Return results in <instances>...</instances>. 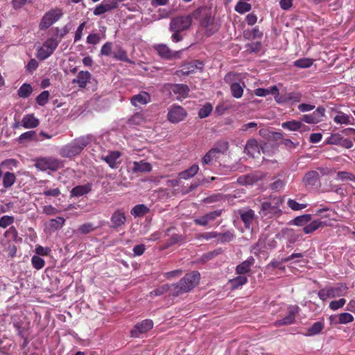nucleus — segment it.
Instances as JSON below:
<instances>
[{"mask_svg": "<svg viewBox=\"0 0 355 355\" xmlns=\"http://www.w3.org/2000/svg\"><path fill=\"white\" fill-rule=\"evenodd\" d=\"M302 94L300 92H292L287 93V98L288 102L291 103H299L301 101Z\"/></svg>", "mask_w": 355, "mask_h": 355, "instance_id": "5fc2aeb1", "label": "nucleus"}, {"mask_svg": "<svg viewBox=\"0 0 355 355\" xmlns=\"http://www.w3.org/2000/svg\"><path fill=\"white\" fill-rule=\"evenodd\" d=\"M318 182L319 173L315 171H308L303 178V182L306 186H315Z\"/></svg>", "mask_w": 355, "mask_h": 355, "instance_id": "b1692460", "label": "nucleus"}, {"mask_svg": "<svg viewBox=\"0 0 355 355\" xmlns=\"http://www.w3.org/2000/svg\"><path fill=\"white\" fill-rule=\"evenodd\" d=\"M348 288L345 284H338L336 286H327L318 291V296L324 302L328 298L341 297L345 295Z\"/></svg>", "mask_w": 355, "mask_h": 355, "instance_id": "39448f33", "label": "nucleus"}, {"mask_svg": "<svg viewBox=\"0 0 355 355\" xmlns=\"http://www.w3.org/2000/svg\"><path fill=\"white\" fill-rule=\"evenodd\" d=\"M132 170L133 173H148L151 171L152 166L150 163L143 160L139 162H134Z\"/></svg>", "mask_w": 355, "mask_h": 355, "instance_id": "393cba45", "label": "nucleus"}, {"mask_svg": "<svg viewBox=\"0 0 355 355\" xmlns=\"http://www.w3.org/2000/svg\"><path fill=\"white\" fill-rule=\"evenodd\" d=\"M239 214L241 216V220L243 222L246 228H250L255 219V213L252 209H239Z\"/></svg>", "mask_w": 355, "mask_h": 355, "instance_id": "a211bd4d", "label": "nucleus"}, {"mask_svg": "<svg viewBox=\"0 0 355 355\" xmlns=\"http://www.w3.org/2000/svg\"><path fill=\"white\" fill-rule=\"evenodd\" d=\"M284 202V199L280 196H270L267 201L262 202L259 214L263 216H280L282 210L281 205Z\"/></svg>", "mask_w": 355, "mask_h": 355, "instance_id": "20e7f679", "label": "nucleus"}, {"mask_svg": "<svg viewBox=\"0 0 355 355\" xmlns=\"http://www.w3.org/2000/svg\"><path fill=\"white\" fill-rule=\"evenodd\" d=\"M49 92L48 91H43L36 98V102L40 105H44L49 100Z\"/></svg>", "mask_w": 355, "mask_h": 355, "instance_id": "6e6d98bb", "label": "nucleus"}, {"mask_svg": "<svg viewBox=\"0 0 355 355\" xmlns=\"http://www.w3.org/2000/svg\"><path fill=\"white\" fill-rule=\"evenodd\" d=\"M187 116V111L181 106L173 105L168 112V119L173 123L183 121Z\"/></svg>", "mask_w": 355, "mask_h": 355, "instance_id": "9d476101", "label": "nucleus"}, {"mask_svg": "<svg viewBox=\"0 0 355 355\" xmlns=\"http://www.w3.org/2000/svg\"><path fill=\"white\" fill-rule=\"evenodd\" d=\"M218 240L221 243H228L232 241L234 238V234L232 231H227L223 233H218Z\"/></svg>", "mask_w": 355, "mask_h": 355, "instance_id": "37998d69", "label": "nucleus"}, {"mask_svg": "<svg viewBox=\"0 0 355 355\" xmlns=\"http://www.w3.org/2000/svg\"><path fill=\"white\" fill-rule=\"evenodd\" d=\"M192 23V17L189 15L174 17L170 23L171 31H183L189 28Z\"/></svg>", "mask_w": 355, "mask_h": 355, "instance_id": "1a4fd4ad", "label": "nucleus"}, {"mask_svg": "<svg viewBox=\"0 0 355 355\" xmlns=\"http://www.w3.org/2000/svg\"><path fill=\"white\" fill-rule=\"evenodd\" d=\"M195 18L201 17L200 25L205 30L206 36L209 37L218 31L219 26L215 22L214 18L211 15L210 9L206 7L197 8L193 12Z\"/></svg>", "mask_w": 355, "mask_h": 355, "instance_id": "7ed1b4c3", "label": "nucleus"}, {"mask_svg": "<svg viewBox=\"0 0 355 355\" xmlns=\"http://www.w3.org/2000/svg\"><path fill=\"white\" fill-rule=\"evenodd\" d=\"M96 229V227H94L93 223H87L81 225L79 228L78 231L83 234H87L90 233L91 232L94 231Z\"/></svg>", "mask_w": 355, "mask_h": 355, "instance_id": "052dcab7", "label": "nucleus"}, {"mask_svg": "<svg viewBox=\"0 0 355 355\" xmlns=\"http://www.w3.org/2000/svg\"><path fill=\"white\" fill-rule=\"evenodd\" d=\"M324 327V324L322 322H315L307 330L306 336H313L319 334Z\"/></svg>", "mask_w": 355, "mask_h": 355, "instance_id": "72a5a7b5", "label": "nucleus"}, {"mask_svg": "<svg viewBox=\"0 0 355 355\" xmlns=\"http://www.w3.org/2000/svg\"><path fill=\"white\" fill-rule=\"evenodd\" d=\"M155 49L159 56L167 60L174 58L176 54L165 44H157L155 46Z\"/></svg>", "mask_w": 355, "mask_h": 355, "instance_id": "5701e85b", "label": "nucleus"}, {"mask_svg": "<svg viewBox=\"0 0 355 355\" xmlns=\"http://www.w3.org/2000/svg\"><path fill=\"white\" fill-rule=\"evenodd\" d=\"M325 109L322 106L318 107L311 114H304L301 117V121L309 124L318 123L323 121L324 117Z\"/></svg>", "mask_w": 355, "mask_h": 355, "instance_id": "f8f14e48", "label": "nucleus"}, {"mask_svg": "<svg viewBox=\"0 0 355 355\" xmlns=\"http://www.w3.org/2000/svg\"><path fill=\"white\" fill-rule=\"evenodd\" d=\"M213 107L211 103H205L198 111V116L200 119L207 117L212 112Z\"/></svg>", "mask_w": 355, "mask_h": 355, "instance_id": "c03bdc74", "label": "nucleus"}, {"mask_svg": "<svg viewBox=\"0 0 355 355\" xmlns=\"http://www.w3.org/2000/svg\"><path fill=\"white\" fill-rule=\"evenodd\" d=\"M299 307L297 306H292L289 308L287 315L281 320H278L275 322L276 326H282L292 324L295 322L296 315L298 313Z\"/></svg>", "mask_w": 355, "mask_h": 355, "instance_id": "4468645a", "label": "nucleus"}, {"mask_svg": "<svg viewBox=\"0 0 355 355\" xmlns=\"http://www.w3.org/2000/svg\"><path fill=\"white\" fill-rule=\"evenodd\" d=\"M63 15L62 10L60 8H53L47 11L42 17L39 24L40 30H46L54 23L58 21Z\"/></svg>", "mask_w": 355, "mask_h": 355, "instance_id": "423d86ee", "label": "nucleus"}, {"mask_svg": "<svg viewBox=\"0 0 355 355\" xmlns=\"http://www.w3.org/2000/svg\"><path fill=\"white\" fill-rule=\"evenodd\" d=\"M171 91L178 95L177 98H184L189 94V88L184 84H174L171 85Z\"/></svg>", "mask_w": 355, "mask_h": 355, "instance_id": "4be33fe9", "label": "nucleus"}, {"mask_svg": "<svg viewBox=\"0 0 355 355\" xmlns=\"http://www.w3.org/2000/svg\"><path fill=\"white\" fill-rule=\"evenodd\" d=\"M91 73L87 71H80L76 77L72 80V83L78 84L80 88L84 89L91 79Z\"/></svg>", "mask_w": 355, "mask_h": 355, "instance_id": "6ab92c4d", "label": "nucleus"}, {"mask_svg": "<svg viewBox=\"0 0 355 355\" xmlns=\"http://www.w3.org/2000/svg\"><path fill=\"white\" fill-rule=\"evenodd\" d=\"M286 261H283V258L280 260L272 259L266 266L267 270H274L275 268H281L284 269V266H282L283 263H286Z\"/></svg>", "mask_w": 355, "mask_h": 355, "instance_id": "e2e57ef3", "label": "nucleus"}, {"mask_svg": "<svg viewBox=\"0 0 355 355\" xmlns=\"http://www.w3.org/2000/svg\"><path fill=\"white\" fill-rule=\"evenodd\" d=\"M92 136L90 135L76 138L60 148V155L65 158H71L78 155L92 142Z\"/></svg>", "mask_w": 355, "mask_h": 355, "instance_id": "f257e3e1", "label": "nucleus"}, {"mask_svg": "<svg viewBox=\"0 0 355 355\" xmlns=\"http://www.w3.org/2000/svg\"><path fill=\"white\" fill-rule=\"evenodd\" d=\"M311 220V214H304L295 218L292 223L297 226H304Z\"/></svg>", "mask_w": 355, "mask_h": 355, "instance_id": "ea45409f", "label": "nucleus"}, {"mask_svg": "<svg viewBox=\"0 0 355 355\" xmlns=\"http://www.w3.org/2000/svg\"><path fill=\"white\" fill-rule=\"evenodd\" d=\"M113 57L117 60L132 63V61L128 58L125 51H124L123 49L120 48L116 52L114 53Z\"/></svg>", "mask_w": 355, "mask_h": 355, "instance_id": "8fccbe9b", "label": "nucleus"}, {"mask_svg": "<svg viewBox=\"0 0 355 355\" xmlns=\"http://www.w3.org/2000/svg\"><path fill=\"white\" fill-rule=\"evenodd\" d=\"M31 263L34 268L36 270H40L44 266L45 261L40 257L34 255L31 258Z\"/></svg>", "mask_w": 355, "mask_h": 355, "instance_id": "603ef678", "label": "nucleus"}, {"mask_svg": "<svg viewBox=\"0 0 355 355\" xmlns=\"http://www.w3.org/2000/svg\"><path fill=\"white\" fill-rule=\"evenodd\" d=\"M65 221L66 220L63 217H57L56 218L50 220L49 226L51 229L56 230L62 227Z\"/></svg>", "mask_w": 355, "mask_h": 355, "instance_id": "49530a36", "label": "nucleus"}, {"mask_svg": "<svg viewBox=\"0 0 355 355\" xmlns=\"http://www.w3.org/2000/svg\"><path fill=\"white\" fill-rule=\"evenodd\" d=\"M282 127L284 129L289 130L291 131H297L300 130V128H306V126L304 125L301 121H298L296 120H292L284 122L282 124ZM305 130V128H304Z\"/></svg>", "mask_w": 355, "mask_h": 355, "instance_id": "a878e982", "label": "nucleus"}, {"mask_svg": "<svg viewBox=\"0 0 355 355\" xmlns=\"http://www.w3.org/2000/svg\"><path fill=\"white\" fill-rule=\"evenodd\" d=\"M92 189V184L90 182L84 185L74 187L70 193L71 197H80L89 193Z\"/></svg>", "mask_w": 355, "mask_h": 355, "instance_id": "412c9836", "label": "nucleus"}, {"mask_svg": "<svg viewBox=\"0 0 355 355\" xmlns=\"http://www.w3.org/2000/svg\"><path fill=\"white\" fill-rule=\"evenodd\" d=\"M220 155H225L229 149V143L225 140L218 141L212 148Z\"/></svg>", "mask_w": 355, "mask_h": 355, "instance_id": "c9c22d12", "label": "nucleus"}, {"mask_svg": "<svg viewBox=\"0 0 355 355\" xmlns=\"http://www.w3.org/2000/svg\"><path fill=\"white\" fill-rule=\"evenodd\" d=\"M40 125V120L36 118L34 114H25L21 120V125L26 129H31Z\"/></svg>", "mask_w": 355, "mask_h": 355, "instance_id": "aec40b11", "label": "nucleus"}, {"mask_svg": "<svg viewBox=\"0 0 355 355\" xmlns=\"http://www.w3.org/2000/svg\"><path fill=\"white\" fill-rule=\"evenodd\" d=\"M130 101L132 105L135 107L139 105H146L151 101V96L146 92H141L139 94L132 96Z\"/></svg>", "mask_w": 355, "mask_h": 355, "instance_id": "dca6fc26", "label": "nucleus"}, {"mask_svg": "<svg viewBox=\"0 0 355 355\" xmlns=\"http://www.w3.org/2000/svg\"><path fill=\"white\" fill-rule=\"evenodd\" d=\"M258 180V178L252 174L243 175L238 178L237 182L241 185H252Z\"/></svg>", "mask_w": 355, "mask_h": 355, "instance_id": "2f4dec72", "label": "nucleus"}, {"mask_svg": "<svg viewBox=\"0 0 355 355\" xmlns=\"http://www.w3.org/2000/svg\"><path fill=\"white\" fill-rule=\"evenodd\" d=\"M33 92V88L30 84L24 83L17 90V94L20 98H28Z\"/></svg>", "mask_w": 355, "mask_h": 355, "instance_id": "4c0bfd02", "label": "nucleus"}, {"mask_svg": "<svg viewBox=\"0 0 355 355\" xmlns=\"http://www.w3.org/2000/svg\"><path fill=\"white\" fill-rule=\"evenodd\" d=\"M261 49V43L260 42H253L246 45V51L250 53H257Z\"/></svg>", "mask_w": 355, "mask_h": 355, "instance_id": "4d7b16f0", "label": "nucleus"}, {"mask_svg": "<svg viewBox=\"0 0 355 355\" xmlns=\"http://www.w3.org/2000/svg\"><path fill=\"white\" fill-rule=\"evenodd\" d=\"M313 64V60L310 58H301L294 62V65L299 68H308Z\"/></svg>", "mask_w": 355, "mask_h": 355, "instance_id": "3c124183", "label": "nucleus"}, {"mask_svg": "<svg viewBox=\"0 0 355 355\" xmlns=\"http://www.w3.org/2000/svg\"><path fill=\"white\" fill-rule=\"evenodd\" d=\"M60 40L57 38L50 37L47 39L40 47L37 53V57L40 60H44L48 58L53 54L54 51L57 49Z\"/></svg>", "mask_w": 355, "mask_h": 355, "instance_id": "6e6552de", "label": "nucleus"}, {"mask_svg": "<svg viewBox=\"0 0 355 355\" xmlns=\"http://www.w3.org/2000/svg\"><path fill=\"white\" fill-rule=\"evenodd\" d=\"M288 206L294 211H299L304 209L306 207L305 204H300L295 200L288 199L287 202Z\"/></svg>", "mask_w": 355, "mask_h": 355, "instance_id": "680f3d73", "label": "nucleus"}, {"mask_svg": "<svg viewBox=\"0 0 355 355\" xmlns=\"http://www.w3.org/2000/svg\"><path fill=\"white\" fill-rule=\"evenodd\" d=\"M232 95L236 98H240L243 94V89L238 83H234L230 85Z\"/></svg>", "mask_w": 355, "mask_h": 355, "instance_id": "a19ab883", "label": "nucleus"}, {"mask_svg": "<svg viewBox=\"0 0 355 355\" xmlns=\"http://www.w3.org/2000/svg\"><path fill=\"white\" fill-rule=\"evenodd\" d=\"M222 252V250L220 248H218V249H216V250H214L211 252H209L206 254H205L202 257V260L203 261H209L211 259H213L214 257L218 256V254H220V253Z\"/></svg>", "mask_w": 355, "mask_h": 355, "instance_id": "0e129e2a", "label": "nucleus"}, {"mask_svg": "<svg viewBox=\"0 0 355 355\" xmlns=\"http://www.w3.org/2000/svg\"><path fill=\"white\" fill-rule=\"evenodd\" d=\"M169 292V295H171V285L164 284L156 289L152 291L150 293L151 297L159 296L167 292Z\"/></svg>", "mask_w": 355, "mask_h": 355, "instance_id": "e433bc0d", "label": "nucleus"}, {"mask_svg": "<svg viewBox=\"0 0 355 355\" xmlns=\"http://www.w3.org/2000/svg\"><path fill=\"white\" fill-rule=\"evenodd\" d=\"M35 166L42 171H55L62 167V162L52 157H38L35 159Z\"/></svg>", "mask_w": 355, "mask_h": 355, "instance_id": "0eeeda50", "label": "nucleus"}, {"mask_svg": "<svg viewBox=\"0 0 355 355\" xmlns=\"http://www.w3.org/2000/svg\"><path fill=\"white\" fill-rule=\"evenodd\" d=\"M39 139L36 132L30 130L22 133L18 138V142L23 144L25 141H38Z\"/></svg>", "mask_w": 355, "mask_h": 355, "instance_id": "473e14b6", "label": "nucleus"}, {"mask_svg": "<svg viewBox=\"0 0 355 355\" xmlns=\"http://www.w3.org/2000/svg\"><path fill=\"white\" fill-rule=\"evenodd\" d=\"M112 49V43L110 42H105L101 49V55L109 56L111 55Z\"/></svg>", "mask_w": 355, "mask_h": 355, "instance_id": "774afa93", "label": "nucleus"}, {"mask_svg": "<svg viewBox=\"0 0 355 355\" xmlns=\"http://www.w3.org/2000/svg\"><path fill=\"white\" fill-rule=\"evenodd\" d=\"M149 211V208L143 204L135 205L130 211L134 217H142Z\"/></svg>", "mask_w": 355, "mask_h": 355, "instance_id": "c756f323", "label": "nucleus"}, {"mask_svg": "<svg viewBox=\"0 0 355 355\" xmlns=\"http://www.w3.org/2000/svg\"><path fill=\"white\" fill-rule=\"evenodd\" d=\"M200 279V274L198 271L186 274L177 284H171V296L177 297L190 291L198 284Z\"/></svg>", "mask_w": 355, "mask_h": 355, "instance_id": "f03ea898", "label": "nucleus"}, {"mask_svg": "<svg viewBox=\"0 0 355 355\" xmlns=\"http://www.w3.org/2000/svg\"><path fill=\"white\" fill-rule=\"evenodd\" d=\"M244 151L248 155L254 157L255 153H259V146L257 140H248L246 143Z\"/></svg>", "mask_w": 355, "mask_h": 355, "instance_id": "cd10ccee", "label": "nucleus"}, {"mask_svg": "<svg viewBox=\"0 0 355 355\" xmlns=\"http://www.w3.org/2000/svg\"><path fill=\"white\" fill-rule=\"evenodd\" d=\"M255 259L253 257H249L246 260L239 264L236 267V273L237 275H245L251 270V267L254 265Z\"/></svg>", "mask_w": 355, "mask_h": 355, "instance_id": "f3484780", "label": "nucleus"}, {"mask_svg": "<svg viewBox=\"0 0 355 355\" xmlns=\"http://www.w3.org/2000/svg\"><path fill=\"white\" fill-rule=\"evenodd\" d=\"M334 121L336 123L340 124H351L350 116L343 112H339L335 116Z\"/></svg>", "mask_w": 355, "mask_h": 355, "instance_id": "de8ad7c7", "label": "nucleus"}, {"mask_svg": "<svg viewBox=\"0 0 355 355\" xmlns=\"http://www.w3.org/2000/svg\"><path fill=\"white\" fill-rule=\"evenodd\" d=\"M16 182V176L15 173L11 172H6L3 176V186L5 189L11 187Z\"/></svg>", "mask_w": 355, "mask_h": 355, "instance_id": "f704fd0d", "label": "nucleus"}, {"mask_svg": "<svg viewBox=\"0 0 355 355\" xmlns=\"http://www.w3.org/2000/svg\"><path fill=\"white\" fill-rule=\"evenodd\" d=\"M199 167L198 164H193L191 167L187 170L182 171L179 173V176L181 179L188 180L193 178L198 171Z\"/></svg>", "mask_w": 355, "mask_h": 355, "instance_id": "c85d7f7f", "label": "nucleus"}, {"mask_svg": "<svg viewBox=\"0 0 355 355\" xmlns=\"http://www.w3.org/2000/svg\"><path fill=\"white\" fill-rule=\"evenodd\" d=\"M17 164L18 162L15 159H6L0 163V168H6L8 170H12V167H17Z\"/></svg>", "mask_w": 355, "mask_h": 355, "instance_id": "09e8293b", "label": "nucleus"}, {"mask_svg": "<svg viewBox=\"0 0 355 355\" xmlns=\"http://www.w3.org/2000/svg\"><path fill=\"white\" fill-rule=\"evenodd\" d=\"M220 156L213 148H211L202 158V163L204 165L209 164L213 161H217Z\"/></svg>", "mask_w": 355, "mask_h": 355, "instance_id": "bb28decb", "label": "nucleus"}, {"mask_svg": "<svg viewBox=\"0 0 355 355\" xmlns=\"http://www.w3.org/2000/svg\"><path fill=\"white\" fill-rule=\"evenodd\" d=\"M121 157V153L119 151L114 150L110 151L107 155H102L101 159L105 161L110 168H116L121 164L119 160Z\"/></svg>", "mask_w": 355, "mask_h": 355, "instance_id": "ddd939ff", "label": "nucleus"}, {"mask_svg": "<svg viewBox=\"0 0 355 355\" xmlns=\"http://www.w3.org/2000/svg\"><path fill=\"white\" fill-rule=\"evenodd\" d=\"M15 218L11 216H3L0 218V227L2 228H6L14 223Z\"/></svg>", "mask_w": 355, "mask_h": 355, "instance_id": "bf43d9fd", "label": "nucleus"}, {"mask_svg": "<svg viewBox=\"0 0 355 355\" xmlns=\"http://www.w3.org/2000/svg\"><path fill=\"white\" fill-rule=\"evenodd\" d=\"M5 236L9 239L16 241L18 236V232L16 228L14 226H12L8 230L6 231Z\"/></svg>", "mask_w": 355, "mask_h": 355, "instance_id": "338daca9", "label": "nucleus"}, {"mask_svg": "<svg viewBox=\"0 0 355 355\" xmlns=\"http://www.w3.org/2000/svg\"><path fill=\"white\" fill-rule=\"evenodd\" d=\"M110 221L112 223L110 225L111 228L117 229L125 225L126 221L125 213L121 209L115 211L110 218Z\"/></svg>", "mask_w": 355, "mask_h": 355, "instance_id": "2eb2a0df", "label": "nucleus"}, {"mask_svg": "<svg viewBox=\"0 0 355 355\" xmlns=\"http://www.w3.org/2000/svg\"><path fill=\"white\" fill-rule=\"evenodd\" d=\"M336 179L342 182H355V174L347 171H339L337 173Z\"/></svg>", "mask_w": 355, "mask_h": 355, "instance_id": "58836bf2", "label": "nucleus"}, {"mask_svg": "<svg viewBox=\"0 0 355 355\" xmlns=\"http://www.w3.org/2000/svg\"><path fill=\"white\" fill-rule=\"evenodd\" d=\"M339 324H348L354 321V316L349 313H342L338 315Z\"/></svg>", "mask_w": 355, "mask_h": 355, "instance_id": "864d4df0", "label": "nucleus"}, {"mask_svg": "<svg viewBox=\"0 0 355 355\" xmlns=\"http://www.w3.org/2000/svg\"><path fill=\"white\" fill-rule=\"evenodd\" d=\"M346 303V300L344 298H340L338 300L331 301L329 303V307L332 311H336L340 308H342Z\"/></svg>", "mask_w": 355, "mask_h": 355, "instance_id": "13d9d810", "label": "nucleus"}, {"mask_svg": "<svg viewBox=\"0 0 355 355\" xmlns=\"http://www.w3.org/2000/svg\"><path fill=\"white\" fill-rule=\"evenodd\" d=\"M248 282V278L243 275H239L235 278H233L230 280V283L231 284L233 288H237L239 286L245 285Z\"/></svg>", "mask_w": 355, "mask_h": 355, "instance_id": "79ce46f5", "label": "nucleus"}, {"mask_svg": "<svg viewBox=\"0 0 355 355\" xmlns=\"http://www.w3.org/2000/svg\"><path fill=\"white\" fill-rule=\"evenodd\" d=\"M218 232H205V233H200L197 235V239H203L207 241L212 239H216L218 238Z\"/></svg>", "mask_w": 355, "mask_h": 355, "instance_id": "69168bd1", "label": "nucleus"}, {"mask_svg": "<svg viewBox=\"0 0 355 355\" xmlns=\"http://www.w3.org/2000/svg\"><path fill=\"white\" fill-rule=\"evenodd\" d=\"M251 5L247 2L243 1H239L236 5L235 6V10L240 13V14H244L247 12H249L251 10Z\"/></svg>", "mask_w": 355, "mask_h": 355, "instance_id": "a18cd8bd", "label": "nucleus"}, {"mask_svg": "<svg viewBox=\"0 0 355 355\" xmlns=\"http://www.w3.org/2000/svg\"><path fill=\"white\" fill-rule=\"evenodd\" d=\"M153 327V322L150 319H146L137 322L130 331V336L132 338H139L140 334H145Z\"/></svg>", "mask_w": 355, "mask_h": 355, "instance_id": "9b49d317", "label": "nucleus"}, {"mask_svg": "<svg viewBox=\"0 0 355 355\" xmlns=\"http://www.w3.org/2000/svg\"><path fill=\"white\" fill-rule=\"evenodd\" d=\"M324 225V222L320 220H315L311 221L309 224L305 225L303 228V232L305 234H311L319 229L320 227H322Z\"/></svg>", "mask_w": 355, "mask_h": 355, "instance_id": "7c9ffc66", "label": "nucleus"}]
</instances>
